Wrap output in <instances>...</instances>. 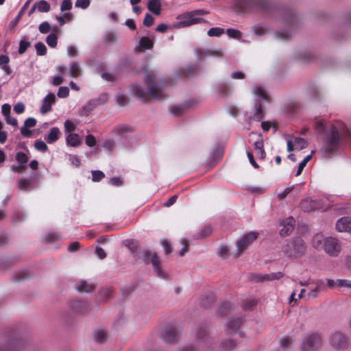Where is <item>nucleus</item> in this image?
<instances>
[{
	"label": "nucleus",
	"mask_w": 351,
	"mask_h": 351,
	"mask_svg": "<svg viewBox=\"0 0 351 351\" xmlns=\"http://www.w3.org/2000/svg\"><path fill=\"white\" fill-rule=\"evenodd\" d=\"M51 25L47 21L41 23L38 26V30L41 34H47L51 31Z\"/></svg>",
	"instance_id": "nucleus-52"
},
{
	"label": "nucleus",
	"mask_w": 351,
	"mask_h": 351,
	"mask_svg": "<svg viewBox=\"0 0 351 351\" xmlns=\"http://www.w3.org/2000/svg\"><path fill=\"white\" fill-rule=\"evenodd\" d=\"M16 262H17V259L14 258H5L4 260H2L0 262V269H1L3 270H6V269L12 267V266H14Z\"/></svg>",
	"instance_id": "nucleus-31"
},
{
	"label": "nucleus",
	"mask_w": 351,
	"mask_h": 351,
	"mask_svg": "<svg viewBox=\"0 0 351 351\" xmlns=\"http://www.w3.org/2000/svg\"><path fill=\"white\" fill-rule=\"evenodd\" d=\"M70 307L76 313H84L88 308V303L86 301H73L70 303Z\"/></svg>",
	"instance_id": "nucleus-17"
},
{
	"label": "nucleus",
	"mask_w": 351,
	"mask_h": 351,
	"mask_svg": "<svg viewBox=\"0 0 351 351\" xmlns=\"http://www.w3.org/2000/svg\"><path fill=\"white\" fill-rule=\"evenodd\" d=\"M283 276L282 272L273 273L271 274H265L262 276V282L265 281H271L274 280L280 279Z\"/></svg>",
	"instance_id": "nucleus-37"
},
{
	"label": "nucleus",
	"mask_w": 351,
	"mask_h": 351,
	"mask_svg": "<svg viewBox=\"0 0 351 351\" xmlns=\"http://www.w3.org/2000/svg\"><path fill=\"white\" fill-rule=\"evenodd\" d=\"M82 70L77 62H73L70 66L69 74L73 77H77L81 75Z\"/></svg>",
	"instance_id": "nucleus-33"
},
{
	"label": "nucleus",
	"mask_w": 351,
	"mask_h": 351,
	"mask_svg": "<svg viewBox=\"0 0 351 351\" xmlns=\"http://www.w3.org/2000/svg\"><path fill=\"white\" fill-rule=\"evenodd\" d=\"M15 159L19 164L27 165L29 158L25 153L22 152H18L16 154Z\"/></svg>",
	"instance_id": "nucleus-41"
},
{
	"label": "nucleus",
	"mask_w": 351,
	"mask_h": 351,
	"mask_svg": "<svg viewBox=\"0 0 351 351\" xmlns=\"http://www.w3.org/2000/svg\"><path fill=\"white\" fill-rule=\"evenodd\" d=\"M234 8L237 12L249 13L268 10L271 8V4L269 0H237Z\"/></svg>",
	"instance_id": "nucleus-3"
},
{
	"label": "nucleus",
	"mask_w": 351,
	"mask_h": 351,
	"mask_svg": "<svg viewBox=\"0 0 351 351\" xmlns=\"http://www.w3.org/2000/svg\"><path fill=\"white\" fill-rule=\"evenodd\" d=\"M293 189V186L286 188L282 193L278 194V198L279 199H283L286 198L287 196L292 191Z\"/></svg>",
	"instance_id": "nucleus-61"
},
{
	"label": "nucleus",
	"mask_w": 351,
	"mask_h": 351,
	"mask_svg": "<svg viewBox=\"0 0 351 351\" xmlns=\"http://www.w3.org/2000/svg\"><path fill=\"white\" fill-rule=\"evenodd\" d=\"M160 243L162 245L167 254H169L172 252V247L169 241L167 239H163L161 240Z\"/></svg>",
	"instance_id": "nucleus-57"
},
{
	"label": "nucleus",
	"mask_w": 351,
	"mask_h": 351,
	"mask_svg": "<svg viewBox=\"0 0 351 351\" xmlns=\"http://www.w3.org/2000/svg\"><path fill=\"white\" fill-rule=\"evenodd\" d=\"M80 243L78 241L71 243L68 246V251L70 252H75L80 249Z\"/></svg>",
	"instance_id": "nucleus-60"
},
{
	"label": "nucleus",
	"mask_w": 351,
	"mask_h": 351,
	"mask_svg": "<svg viewBox=\"0 0 351 351\" xmlns=\"http://www.w3.org/2000/svg\"><path fill=\"white\" fill-rule=\"evenodd\" d=\"M85 142L88 147H93L96 145V139L92 134H88L86 136Z\"/></svg>",
	"instance_id": "nucleus-63"
},
{
	"label": "nucleus",
	"mask_w": 351,
	"mask_h": 351,
	"mask_svg": "<svg viewBox=\"0 0 351 351\" xmlns=\"http://www.w3.org/2000/svg\"><path fill=\"white\" fill-rule=\"evenodd\" d=\"M293 342V339L289 336L283 337L280 340V346L283 348H287L290 347L292 345Z\"/></svg>",
	"instance_id": "nucleus-47"
},
{
	"label": "nucleus",
	"mask_w": 351,
	"mask_h": 351,
	"mask_svg": "<svg viewBox=\"0 0 351 351\" xmlns=\"http://www.w3.org/2000/svg\"><path fill=\"white\" fill-rule=\"evenodd\" d=\"M150 12L156 15H159L161 11V3L159 0H150L147 5Z\"/></svg>",
	"instance_id": "nucleus-28"
},
{
	"label": "nucleus",
	"mask_w": 351,
	"mask_h": 351,
	"mask_svg": "<svg viewBox=\"0 0 351 351\" xmlns=\"http://www.w3.org/2000/svg\"><path fill=\"white\" fill-rule=\"evenodd\" d=\"M56 102V96L53 93H49L44 98L40 108V112L43 114H47L51 110V105Z\"/></svg>",
	"instance_id": "nucleus-14"
},
{
	"label": "nucleus",
	"mask_w": 351,
	"mask_h": 351,
	"mask_svg": "<svg viewBox=\"0 0 351 351\" xmlns=\"http://www.w3.org/2000/svg\"><path fill=\"white\" fill-rule=\"evenodd\" d=\"M33 180L27 178H21L17 182V186L21 191H30L34 188L32 186Z\"/></svg>",
	"instance_id": "nucleus-23"
},
{
	"label": "nucleus",
	"mask_w": 351,
	"mask_h": 351,
	"mask_svg": "<svg viewBox=\"0 0 351 351\" xmlns=\"http://www.w3.org/2000/svg\"><path fill=\"white\" fill-rule=\"evenodd\" d=\"M90 3V0H77L75 2V7L82 9H86Z\"/></svg>",
	"instance_id": "nucleus-55"
},
{
	"label": "nucleus",
	"mask_w": 351,
	"mask_h": 351,
	"mask_svg": "<svg viewBox=\"0 0 351 351\" xmlns=\"http://www.w3.org/2000/svg\"><path fill=\"white\" fill-rule=\"evenodd\" d=\"M25 341L18 337L12 339L6 348H2V351H20L25 346Z\"/></svg>",
	"instance_id": "nucleus-13"
},
{
	"label": "nucleus",
	"mask_w": 351,
	"mask_h": 351,
	"mask_svg": "<svg viewBox=\"0 0 351 351\" xmlns=\"http://www.w3.org/2000/svg\"><path fill=\"white\" fill-rule=\"evenodd\" d=\"M36 5L37 6L38 10L40 12H48L51 9L50 4L45 0L36 2Z\"/></svg>",
	"instance_id": "nucleus-34"
},
{
	"label": "nucleus",
	"mask_w": 351,
	"mask_h": 351,
	"mask_svg": "<svg viewBox=\"0 0 351 351\" xmlns=\"http://www.w3.org/2000/svg\"><path fill=\"white\" fill-rule=\"evenodd\" d=\"M32 274L26 270L19 271L15 273L14 279L17 281L27 280L32 277Z\"/></svg>",
	"instance_id": "nucleus-35"
},
{
	"label": "nucleus",
	"mask_w": 351,
	"mask_h": 351,
	"mask_svg": "<svg viewBox=\"0 0 351 351\" xmlns=\"http://www.w3.org/2000/svg\"><path fill=\"white\" fill-rule=\"evenodd\" d=\"M243 324V318L237 317L232 319L227 323V334L233 335Z\"/></svg>",
	"instance_id": "nucleus-15"
},
{
	"label": "nucleus",
	"mask_w": 351,
	"mask_h": 351,
	"mask_svg": "<svg viewBox=\"0 0 351 351\" xmlns=\"http://www.w3.org/2000/svg\"><path fill=\"white\" fill-rule=\"evenodd\" d=\"M69 95V89L66 86H60L57 93V95L60 98H66Z\"/></svg>",
	"instance_id": "nucleus-54"
},
{
	"label": "nucleus",
	"mask_w": 351,
	"mask_h": 351,
	"mask_svg": "<svg viewBox=\"0 0 351 351\" xmlns=\"http://www.w3.org/2000/svg\"><path fill=\"white\" fill-rule=\"evenodd\" d=\"M258 233L255 231H252L243 235L237 242V250L239 254L246 250L248 246L258 238Z\"/></svg>",
	"instance_id": "nucleus-10"
},
{
	"label": "nucleus",
	"mask_w": 351,
	"mask_h": 351,
	"mask_svg": "<svg viewBox=\"0 0 351 351\" xmlns=\"http://www.w3.org/2000/svg\"><path fill=\"white\" fill-rule=\"evenodd\" d=\"M105 177V174L99 170L92 171V180L93 182H99Z\"/></svg>",
	"instance_id": "nucleus-51"
},
{
	"label": "nucleus",
	"mask_w": 351,
	"mask_h": 351,
	"mask_svg": "<svg viewBox=\"0 0 351 351\" xmlns=\"http://www.w3.org/2000/svg\"><path fill=\"white\" fill-rule=\"evenodd\" d=\"M231 311V304L229 302L223 303L219 310V313L221 316L225 317L228 315Z\"/></svg>",
	"instance_id": "nucleus-40"
},
{
	"label": "nucleus",
	"mask_w": 351,
	"mask_h": 351,
	"mask_svg": "<svg viewBox=\"0 0 351 351\" xmlns=\"http://www.w3.org/2000/svg\"><path fill=\"white\" fill-rule=\"evenodd\" d=\"M34 147L37 151L41 152H46L48 150V147L46 143L41 140H36L34 142Z\"/></svg>",
	"instance_id": "nucleus-43"
},
{
	"label": "nucleus",
	"mask_w": 351,
	"mask_h": 351,
	"mask_svg": "<svg viewBox=\"0 0 351 351\" xmlns=\"http://www.w3.org/2000/svg\"><path fill=\"white\" fill-rule=\"evenodd\" d=\"M60 134V129L57 127H53L50 130L49 134L45 136V139L48 143L51 144L58 140Z\"/></svg>",
	"instance_id": "nucleus-18"
},
{
	"label": "nucleus",
	"mask_w": 351,
	"mask_h": 351,
	"mask_svg": "<svg viewBox=\"0 0 351 351\" xmlns=\"http://www.w3.org/2000/svg\"><path fill=\"white\" fill-rule=\"evenodd\" d=\"M64 126L65 131L68 132H73L76 128L75 125L70 120H66L64 123Z\"/></svg>",
	"instance_id": "nucleus-59"
},
{
	"label": "nucleus",
	"mask_w": 351,
	"mask_h": 351,
	"mask_svg": "<svg viewBox=\"0 0 351 351\" xmlns=\"http://www.w3.org/2000/svg\"><path fill=\"white\" fill-rule=\"evenodd\" d=\"M197 337L199 339H202L205 343L212 344L213 341L208 336V328L206 326H202L197 332Z\"/></svg>",
	"instance_id": "nucleus-21"
},
{
	"label": "nucleus",
	"mask_w": 351,
	"mask_h": 351,
	"mask_svg": "<svg viewBox=\"0 0 351 351\" xmlns=\"http://www.w3.org/2000/svg\"><path fill=\"white\" fill-rule=\"evenodd\" d=\"M72 8V3L71 0H64L62 2L60 10L62 12L70 10Z\"/></svg>",
	"instance_id": "nucleus-62"
},
{
	"label": "nucleus",
	"mask_w": 351,
	"mask_h": 351,
	"mask_svg": "<svg viewBox=\"0 0 351 351\" xmlns=\"http://www.w3.org/2000/svg\"><path fill=\"white\" fill-rule=\"evenodd\" d=\"M75 288L80 293H91L95 291V286L86 280H81L79 285L75 286Z\"/></svg>",
	"instance_id": "nucleus-19"
},
{
	"label": "nucleus",
	"mask_w": 351,
	"mask_h": 351,
	"mask_svg": "<svg viewBox=\"0 0 351 351\" xmlns=\"http://www.w3.org/2000/svg\"><path fill=\"white\" fill-rule=\"evenodd\" d=\"M254 149L256 152V154L262 159H264L266 156V153L264 149V143L263 139H260L254 143Z\"/></svg>",
	"instance_id": "nucleus-29"
},
{
	"label": "nucleus",
	"mask_w": 351,
	"mask_h": 351,
	"mask_svg": "<svg viewBox=\"0 0 351 351\" xmlns=\"http://www.w3.org/2000/svg\"><path fill=\"white\" fill-rule=\"evenodd\" d=\"M238 343H239V342L234 339H229L228 341H222L221 346L224 350L230 351L235 348Z\"/></svg>",
	"instance_id": "nucleus-32"
},
{
	"label": "nucleus",
	"mask_w": 351,
	"mask_h": 351,
	"mask_svg": "<svg viewBox=\"0 0 351 351\" xmlns=\"http://www.w3.org/2000/svg\"><path fill=\"white\" fill-rule=\"evenodd\" d=\"M125 245L129 248L134 256H136L139 250L138 242L134 239L126 240Z\"/></svg>",
	"instance_id": "nucleus-30"
},
{
	"label": "nucleus",
	"mask_w": 351,
	"mask_h": 351,
	"mask_svg": "<svg viewBox=\"0 0 351 351\" xmlns=\"http://www.w3.org/2000/svg\"><path fill=\"white\" fill-rule=\"evenodd\" d=\"M154 22V17L150 14H146L143 20V25L146 27H150Z\"/></svg>",
	"instance_id": "nucleus-58"
},
{
	"label": "nucleus",
	"mask_w": 351,
	"mask_h": 351,
	"mask_svg": "<svg viewBox=\"0 0 351 351\" xmlns=\"http://www.w3.org/2000/svg\"><path fill=\"white\" fill-rule=\"evenodd\" d=\"M31 1H32V0H27L25 3V4L22 7V8L21 9V10L19 12V13H18L17 16L15 17V19L10 23V26L12 28H14L16 26V25L19 23V22L20 21L21 17L23 16L25 10L29 7V5Z\"/></svg>",
	"instance_id": "nucleus-24"
},
{
	"label": "nucleus",
	"mask_w": 351,
	"mask_h": 351,
	"mask_svg": "<svg viewBox=\"0 0 351 351\" xmlns=\"http://www.w3.org/2000/svg\"><path fill=\"white\" fill-rule=\"evenodd\" d=\"M180 243L183 245V247L179 252V255L180 256H183L187 252V251L189 250V245L187 240H186L185 239H181Z\"/></svg>",
	"instance_id": "nucleus-56"
},
{
	"label": "nucleus",
	"mask_w": 351,
	"mask_h": 351,
	"mask_svg": "<svg viewBox=\"0 0 351 351\" xmlns=\"http://www.w3.org/2000/svg\"><path fill=\"white\" fill-rule=\"evenodd\" d=\"M293 143L297 149H302L307 146V142L302 138H295Z\"/></svg>",
	"instance_id": "nucleus-46"
},
{
	"label": "nucleus",
	"mask_w": 351,
	"mask_h": 351,
	"mask_svg": "<svg viewBox=\"0 0 351 351\" xmlns=\"http://www.w3.org/2000/svg\"><path fill=\"white\" fill-rule=\"evenodd\" d=\"M322 250L331 257H337L341 251V243L337 238L326 237Z\"/></svg>",
	"instance_id": "nucleus-7"
},
{
	"label": "nucleus",
	"mask_w": 351,
	"mask_h": 351,
	"mask_svg": "<svg viewBox=\"0 0 351 351\" xmlns=\"http://www.w3.org/2000/svg\"><path fill=\"white\" fill-rule=\"evenodd\" d=\"M330 345L337 350H344L348 347V339L343 333L335 331L330 336Z\"/></svg>",
	"instance_id": "nucleus-9"
},
{
	"label": "nucleus",
	"mask_w": 351,
	"mask_h": 351,
	"mask_svg": "<svg viewBox=\"0 0 351 351\" xmlns=\"http://www.w3.org/2000/svg\"><path fill=\"white\" fill-rule=\"evenodd\" d=\"M156 78V75L153 71L147 72L144 77V82L147 86V93L138 84L131 86L132 92L144 103L148 102L149 99L157 100L165 99L167 95L164 93L162 87L155 83Z\"/></svg>",
	"instance_id": "nucleus-1"
},
{
	"label": "nucleus",
	"mask_w": 351,
	"mask_h": 351,
	"mask_svg": "<svg viewBox=\"0 0 351 351\" xmlns=\"http://www.w3.org/2000/svg\"><path fill=\"white\" fill-rule=\"evenodd\" d=\"M27 169V165H22V164H19L18 165H13L11 166V170L14 172V173H23V172H25Z\"/></svg>",
	"instance_id": "nucleus-48"
},
{
	"label": "nucleus",
	"mask_w": 351,
	"mask_h": 351,
	"mask_svg": "<svg viewBox=\"0 0 351 351\" xmlns=\"http://www.w3.org/2000/svg\"><path fill=\"white\" fill-rule=\"evenodd\" d=\"M227 35L233 38L239 39L241 37V32L239 30L229 28L226 30Z\"/></svg>",
	"instance_id": "nucleus-50"
},
{
	"label": "nucleus",
	"mask_w": 351,
	"mask_h": 351,
	"mask_svg": "<svg viewBox=\"0 0 351 351\" xmlns=\"http://www.w3.org/2000/svg\"><path fill=\"white\" fill-rule=\"evenodd\" d=\"M152 254L149 250H144L141 252L140 258L143 260V261L145 264H149L150 258L152 257Z\"/></svg>",
	"instance_id": "nucleus-53"
},
{
	"label": "nucleus",
	"mask_w": 351,
	"mask_h": 351,
	"mask_svg": "<svg viewBox=\"0 0 351 351\" xmlns=\"http://www.w3.org/2000/svg\"><path fill=\"white\" fill-rule=\"evenodd\" d=\"M149 262H151V263L152 264L154 270L157 273L158 276L160 278H165V274L160 267V261L156 252L152 253Z\"/></svg>",
	"instance_id": "nucleus-16"
},
{
	"label": "nucleus",
	"mask_w": 351,
	"mask_h": 351,
	"mask_svg": "<svg viewBox=\"0 0 351 351\" xmlns=\"http://www.w3.org/2000/svg\"><path fill=\"white\" fill-rule=\"evenodd\" d=\"M324 207V203L322 199H313L307 197L300 202V208L304 212H311L321 209Z\"/></svg>",
	"instance_id": "nucleus-11"
},
{
	"label": "nucleus",
	"mask_w": 351,
	"mask_h": 351,
	"mask_svg": "<svg viewBox=\"0 0 351 351\" xmlns=\"http://www.w3.org/2000/svg\"><path fill=\"white\" fill-rule=\"evenodd\" d=\"M339 141V129L337 125H332L326 136L325 152L328 154L332 153L338 146Z\"/></svg>",
	"instance_id": "nucleus-6"
},
{
	"label": "nucleus",
	"mask_w": 351,
	"mask_h": 351,
	"mask_svg": "<svg viewBox=\"0 0 351 351\" xmlns=\"http://www.w3.org/2000/svg\"><path fill=\"white\" fill-rule=\"evenodd\" d=\"M66 143L71 147H77L81 144L79 135L75 133H70L66 137Z\"/></svg>",
	"instance_id": "nucleus-27"
},
{
	"label": "nucleus",
	"mask_w": 351,
	"mask_h": 351,
	"mask_svg": "<svg viewBox=\"0 0 351 351\" xmlns=\"http://www.w3.org/2000/svg\"><path fill=\"white\" fill-rule=\"evenodd\" d=\"M61 239V235L58 232H48L42 238V241L45 243L49 244L58 241Z\"/></svg>",
	"instance_id": "nucleus-25"
},
{
	"label": "nucleus",
	"mask_w": 351,
	"mask_h": 351,
	"mask_svg": "<svg viewBox=\"0 0 351 351\" xmlns=\"http://www.w3.org/2000/svg\"><path fill=\"white\" fill-rule=\"evenodd\" d=\"M35 49L38 56H45L47 53V47L45 44L41 42L35 45Z\"/></svg>",
	"instance_id": "nucleus-45"
},
{
	"label": "nucleus",
	"mask_w": 351,
	"mask_h": 351,
	"mask_svg": "<svg viewBox=\"0 0 351 351\" xmlns=\"http://www.w3.org/2000/svg\"><path fill=\"white\" fill-rule=\"evenodd\" d=\"M107 336L104 330H97L95 332L94 340L98 343H103L106 341Z\"/></svg>",
	"instance_id": "nucleus-38"
},
{
	"label": "nucleus",
	"mask_w": 351,
	"mask_h": 351,
	"mask_svg": "<svg viewBox=\"0 0 351 351\" xmlns=\"http://www.w3.org/2000/svg\"><path fill=\"white\" fill-rule=\"evenodd\" d=\"M139 45L145 49H150L153 47V41L147 36H143L141 38Z\"/></svg>",
	"instance_id": "nucleus-36"
},
{
	"label": "nucleus",
	"mask_w": 351,
	"mask_h": 351,
	"mask_svg": "<svg viewBox=\"0 0 351 351\" xmlns=\"http://www.w3.org/2000/svg\"><path fill=\"white\" fill-rule=\"evenodd\" d=\"M180 332L179 329L173 324L167 325L161 334L162 340L169 344L177 342Z\"/></svg>",
	"instance_id": "nucleus-8"
},
{
	"label": "nucleus",
	"mask_w": 351,
	"mask_h": 351,
	"mask_svg": "<svg viewBox=\"0 0 351 351\" xmlns=\"http://www.w3.org/2000/svg\"><path fill=\"white\" fill-rule=\"evenodd\" d=\"M206 14H208V12L204 10H197L186 12L178 16L179 21L175 25V27L182 28L201 23L204 19L199 18V16Z\"/></svg>",
	"instance_id": "nucleus-5"
},
{
	"label": "nucleus",
	"mask_w": 351,
	"mask_h": 351,
	"mask_svg": "<svg viewBox=\"0 0 351 351\" xmlns=\"http://www.w3.org/2000/svg\"><path fill=\"white\" fill-rule=\"evenodd\" d=\"M335 228L339 232H346L351 234V221H337Z\"/></svg>",
	"instance_id": "nucleus-20"
},
{
	"label": "nucleus",
	"mask_w": 351,
	"mask_h": 351,
	"mask_svg": "<svg viewBox=\"0 0 351 351\" xmlns=\"http://www.w3.org/2000/svg\"><path fill=\"white\" fill-rule=\"evenodd\" d=\"M253 93L263 101L269 102V97L265 89L261 86H255L253 88Z\"/></svg>",
	"instance_id": "nucleus-26"
},
{
	"label": "nucleus",
	"mask_w": 351,
	"mask_h": 351,
	"mask_svg": "<svg viewBox=\"0 0 351 351\" xmlns=\"http://www.w3.org/2000/svg\"><path fill=\"white\" fill-rule=\"evenodd\" d=\"M325 238L326 237H324L322 234L317 233L315 234L312 239L313 247L317 250H322Z\"/></svg>",
	"instance_id": "nucleus-22"
},
{
	"label": "nucleus",
	"mask_w": 351,
	"mask_h": 351,
	"mask_svg": "<svg viewBox=\"0 0 351 351\" xmlns=\"http://www.w3.org/2000/svg\"><path fill=\"white\" fill-rule=\"evenodd\" d=\"M257 302L255 299H248L243 304L242 308L245 311H250L256 306Z\"/></svg>",
	"instance_id": "nucleus-39"
},
{
	"label": "nucleus",
	"mask_w": 351,
	"mask_h": 351,
	"mask_svg": "<svg viewBox=\"0 0 351 351\" xmlns=\"http://www.w3.org/2000/svg\"><path fill=\"white\" fill-rule=\"evenodd\" d=\"M224 33V29L221 27H212L208 31L209 36H220Z\"/></svg>",
	"instance_id": "nucleus-49"
},
{
	"label": "nucleus",
	"mask_w": 351,
	"mask_h": 351,
	"mask_svg": "<svg viewBox=\"0 0 351 351\" xmlns=\"http://www.w3.org/2000/svg\"><path fill=\"white\" fill-rule=\"evenodd\" d=\"M46 43L50 47L55 48L58 44V36L54 33L50 34L46 38Z\"/></svg>",
	"instance_id": "nucleus-42"
},
{
	"label": "nucleus",
	"mask_w": 351,
	"mask_h": 351,
	"mask_svg": "<svg viewBox=\"0 0 351 351\" xmlns=\"http://www.w3.org/2000/svg\"><path fill=\"white\" fill-rule=\"evenodd\" d=\"M31 46V44L26 39H21L19 43V53H24L27 49Z\"/></svg>",
	"instance_id": "nucleus-44"
},
{
	"label": "nucleus",
	"mask_w": 351,
	"mask_h": 351,
	"mask_svg": "<svg viewBox=\"0 0 351 351\" xmlns=\"http://www.w3.org/2000/svg\"><path fill=\"white\" fill-rule=\"evenodd\" d=\"M322 335L313 331L303 337L300 348L301 351H317L322 346Z\"/></svg>",
	"instance_id": "nucleus-4"
},
{
	"label": "nucleus",
	"mask_w": 351,
	"mask_h": 351,
	"mask_svg": "<svg viewBox=\"0 0 351 351\" xmlns=\"http://www.w3.org/2000/svg\"><path fill=\"white\" fill-rule=\"evenodd\" d=\"M278 226L280 228L279 235L281 237H286L292 234L295 228V221H280Z\"/></svg>",
	"instance_id": "nucleus-12"
},
{
	"label": "nucleus",
	"mask_w": 351,
	"mask_h": 351,
	"mask_svg": "<svg viewBox=\"0 0 351 351\" xmlns=\"http://www.w3.org/2000/svg\"><path fill=\"white\" fill-rule=\"evenodd\" d=\"M281 251L286 258L297 259L306 254L307 245L301 237H295L284 241L281 246Z\"/></svg>",
	"instance_id": "nucleus-2"
},
{
	"label": "nucleus",
	"mask_w": 351,
	"mask_h": 351,
	"mask_svg": "<svg viewBox=\"0 0 351 351\" xmlns=\"http://www.w3.org/2000/svg\"><path fill=\"white\" fill-rule=\"evenodd\" d=\"M337 284L339 287L351 288V281L348 280L339 279L337 280Z\"/></svg>",
	"instance_id": "nucleus-64"
}]
</instances>
